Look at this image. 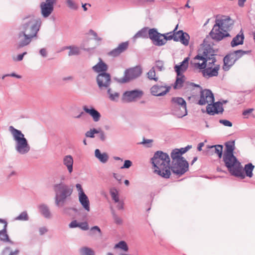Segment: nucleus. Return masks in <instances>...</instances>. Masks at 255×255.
Here are the masks:
<instances>
[{
    "label": "nucleus",
    "mask_w": 255,
    "mask_h": 255,
    "mask_svg": "<svg viewBox=\"0 0 255 255\" xmlns=\"http://www.w3.org/2000/svg\"><path fill=\"white\" fill-rule=\"evenodd\" d=\"M237 61V58H234L230 53L227 54L223 59L224 65L223 69L224 71H228Z\"/></svg>",
    "instance_id": "obj_21"
},
{
    "label": "nucleus",
    "mask_w": 255,
    "mask_h": 255,
    "mask_svg": "<svg viewBox=\"0 0 255 255\" xmlns=\"http://www.w3.org/2000/svg\"><path fill=\"white\" fill-rule=\"evenodd\" d=\"M119 94L117 92H115L113 94H110V97H109L110 99L113 101H116L118 100L119 97Z\"/></svg>",
    "instance_id": "obj_56"
},
{
    "label": "nucleus",
    "mask_w": 255,
    "mask_h": 255,
    "mask_svg": "<svg viewBox=\"0 0 255 255\" xmlns=\"http://www.w3.org/2000/svg\"><path fill=\"white\" fill-rule=\"evenodd\" d=\"M15 39L17 41V48L19 49L29 45L33 38L19 30Z\"/></svg>",
    "instance_id": "obj_14"
},
{
    "label": "nucleus",
    "mask_w": 255,
    "mask_h": 255,
    "mask_svg": "<svg viewBox=\"0 0 255 255\" xmlns=\"http://www.w3.org/2000/svg\"><path fill=\"white\" fill-rule=\"evenodd\" d=\"M155 66L159 71H161L163 68V62L160 60L157 61Z\"/></svg>",
    "instance_id": "obj_62"
},
{
    "label": "nucleus",
    "mask_w": 255,
    "mask_h": 255,
    "mask_svg": "<svg viewBox=\"0 0 255 255\" xmlns=\"http://www.w3.org/2000/svg\"><path fill=\"white\" fill-rule=\"evenodd\" d=\"M102 231L100 228L97 226L92 227L89 232V236L93 238L97 237H102Z\"/></svg>",
    "instance_id": "obj_30"
},
{
    "label": "nucleus",
    "mask_w": 255,
    "mask_h": 255,
    "mask_svg": "<svg viewBox=\"0 0 255 255\" xmlns=\"http://www.w3.org/2000/svg\"><path fill=\"white\" fill-rule=\"evenodd\" d=\"M189 60V58L186 57L182 62L180 63L179 65H176L174 66V70L177 74L176 80H183L184 78V73L186 71L188 67Z\"/></svg>",
    "instance_id": "obj_15"
},
{
    "label": "nucleus",
    "mask_w": 255,
    "mask_h": 255,
    "mask_svg": "<svg viewBox=\"0 0 255 255\" xmlns=\"http://www.w3.org/2000/svg\"><path fill=\"white\" fill-rule=\"evenodd\" d=\"M98 132H99L98 133H99V139L102 141H105L106 139V135L105 132L100 128L98 129Z\"/></svg>",
    "instance_id": "obj_49"
},
{
    "label": "nucleus",
    "mask_w": 255,
    "mask_h": 255,
    "mask_svg": "<svg viewBox=\"0 0 255 255\" xmlns=\"http://www.w3.org/2000/svg\"><path fill=\"white\" fill-rule=\"evenodd\" d=\"M250 52V51H244L243 50H238L234 51V52L230 53L232 56H233L234 58H237V60L240 58L242 56L246 54H248Z\"/></svg>",
    "instance_id": "obj_37"
},
{
    "label": "nucleus",
    "mask_w": 255,
    "mask_h": 255,
    "mask_svg": "<svg viewBox=\"0 0 255 255\" xmlns=\"http://www.w3.org/2000/svg\"><path fill=\"white\" fill-rule=\"evenodd\" d=\"M210 148L212 152L216 153L220 158H221L223 155V145L219 144L212 145Z\"/></svg>",
    "instance_id": "obj_33"
},
{
    "label": "nucleus",
    "mask_w": 255,
    "mask_h": 255,
    "mask_svg": "<svg viewBox=\"0 0 255 255\" xmlns=\"http://www.w3.org/2000/svg\"><path fill=\"white\" fill-rule=\"evenodd\" d=\"M128 42H123L120 44L117 48L110 51L109 53V55L113 57L118 56L128 48Z\"/></svg>",
    "instance_id": "obj_22"
},
{
    "label": "nucleus",
    "mask_w": 255,
    "mask_h": 255,
    "mask_svg": "<svg viewBox=\"0 0 255 255\" xmlns=\"http://www.w3.org/2000/svg\"><path fill=\"white\" fill-rule=\"evenodd\" d=\"M253 110H254L253 109H249L245 110L243 112V115L244 116V118H248L250 115L252 113Z\"/></svg>",
    "instance_id": "obj_59"
},
{
    "label": "nucleus",
    "mask_w": 255,
    "mask_h": 255,
    "mask_svg": "<svg viewBox=\"0 0 255 255\" xmlns=\"http://www.w3.org/2000/svg\"><path fill=\"white\" fill-rule=\"evenodd\" d=\"M142 73V68L140 65H136L127 69L121 80H133L138 78Z\"/></svg>",
    "instance_id": "obj_12"
},
{
    "label": "nucleus",
    "mask_w": 255,
    "mask_h": 255,
    "mask_svg": "<svg viewBox=\"0 0 255 255\" xmlns=\"http://www.w3.org/2000/svg\"><path fill=\"white\" fill-rule=\"evenodd\" d=\"M163 34L164 35L163 37L165 39V43L167 40H170L171 39H173L174 40V37H175V36H174V34L173 31Z\"/></svg>",
    "instance_id": "obj_47"
},
{
    "label": "nucleus",
    "mask_w": 255,
    "mask_h": 255,
    "mask_svg": "<svg viewBox=\"0 0 255 255\" xmlns=\"http://www.w3.org/2000/svg\"><path fill=\"white\" fill-rule=\"evenodd\" d=\"M41 21L40 19H36L34 17H28L23 19L22 23L18 29L33 38L37 37L39 30Z\"/></svg>",
    "instance_id": "obj_6"
},
{
    "label": "nucleus",
    "mask_w": 255,
    "mask_h": 255,
    "mask_svg": "<svg viewBox=\"0 0 255 255\" xmlns=\"http://www.w3.org/2000/svg\"><path fill=\"white\" fill-rule=\"evenodd\" d=\"M182 39L180 42L185 46L188 45L189 44V39H190V36H189V34L188 33H187L186 32H185L184 33H182Z\"/></svg>",
    "instance_id": "obj_46"
},
{
    "label": "nucleus",
    "mask_w": 255,
    "mask_h": 255,
    "mask_svg": "<svg viewBox=\"0 0 255 255\" xmlns=\"http://www.w3.org/2000/svg\"><path fill=\"white\" fill-rule=\"evenodd\" d=\"M190 85L198 87L201 90L200 98L198 102L199 105H204L206 104H209L214 103V97L211 91L207 89L202 90L201 88L199 85L194 84L193 83H191Z\"/></svg>",
    "instance_id": "obj_10"
},
{
    "label": "nucleus",
    "mask_w": 255,
    "mask_h": 255,
    "mask_svg": "<svg viewBox=\"0 0 255 255\" xmlns=\"http://www.w3.org/2000/svg\"><path fill=\"white\" fill-rule=\"evenodd\" d=\"M110 194L112 197V199L115 202H118L119 200V197L118 195V192L117 190L113 188L110 190Z\"/></svg>",
    "instance_id": "obj_43"
},
{
    "label": "nucleus",
    "mask_w": 255,
    "mask_h": 255,
    "mask_svg": "<svg viewBox=\"0 0 255 255\" xmlns=\"http://www.w3.org/2000/svg\"><path fill=\"white\" fill-rule=\"evenodd\" d=\"M147 78L149 80H157L158 78L156 77L155 71L154 67H152L147 73Z\"/></svg>",
    "instance_id": "obj_45"
},
{
    "label": "nucleus",
    "mask_w": 255,
    "mask_h": 255,
    "mask_svg": "<svg viewBox=\"0 0 255 255\" xmlns=\"http://www.w3.org/2000/svg\"><path fill=\"white\" fill-rule=\"evenodd\" d=\"M206 110L207 113L211 115H214L215 114L214 106L210 103L207 106Z\"/></svg>",
    "instance_id": "obj_48"
},
{
    "label": "nucleus",
    "mask_w": 255,
    "mask_h": 255,
    "mask_svg": "<svg viewBox=\"0 0 255 255\" xmlns=\"http://www.w3.org/2000/svg\"><path fill=\"white\" fill-rule=\"evenodd\" d=\"M233 24L234 21L230 17L222 16L216 19L209 35L213 40L221 41L224 37L230 36L229 31L232 29Z\"/></svg>",
    "instance_id": "obj_1"
},
{
    "label": "nucleus",
    "mask_w": 255,
    "mask_h": 255,
    "mask_svg": "<svg viewBox=\"0 0 255 255\" xmlns=\"http://www.w3.org/2000/svg\"><path fill=\"white\" fill-rule=\"evenodd\" d=\"M0 222L4 224L3 229L0 231V240L3 242H8L13 244V242L10 240L8 235L7 234V222L5 220L1 219H0Z\"/></svg>",
    "instance_id": "obj_19"
},
{
    "label": "nucleus",
    "mask_w": 255,
    "mask_h": 255,
    "mask_svg": "<svg viewBox=\"0 0 255 255\" xmlns=\"http://www.w3.org/2000/svg\"><path fill=\"white\" fill-rule=\"evenodd\" d=\"M215 114H222L224 111L223 103L221 102H217L213 104Z\"/></svg>",
    "instance_id": "obj_39"
},
{
    "label": "nucleus",
    "mask_w": 255,
    "mask_h": 255,
    "mask_svg": "<svg viewBox=\"0 0 255 255\" xmlns=\"http://www.w3.org/2000/svg\"><path fill=\"white\" fill-rule=\"evenodd\" d=\"M164 35L159 33L156 29L151 28L148 30V37L155 44L156 41L158 39V37H163Z\"/></svg>",
    "instance_id": "obj_28"
},
{
    "label": "nucleus",
    "mask_w": 255,
    "mask_h": 255,
    "mask_svg": "<svg viewBox=\"0 0 255 255\" xmlns=\"http://www.w3.org/2000/svg\"><path fill=\"white\" fill-rule=\"evenodd\" d=\"M95 157L102 163H106L109 159V155L106 152L101 153L99 149L95 151Z\"/></svg>",
    "instance_id": "obj_27"
},
{
    "label": "nucleus",
    "mask_w": 255,
    "mask_h": 255,
    "mask_svg": "<svg viewBox=\"0 0 255 255\" xmlns=\"http://www.w3.org/2000/svg\"><path fill=\"white\" fill-rule=\"evenodd\" d=\"M14 77V78H17V79H20L21 78V76L19 75H17L14 73H11V74H5V75H3L2 77H1V79L2 80H3L4 79H5V78L6 77Z\"/></svg>",
    "instance_id": "obj_50"
},
{
    "label": "nucleus",
    "mask_w": 255,
    "mask_h": 255,
    "mask_svg": "<svg viewBox=\"0 0 255 255\" xmlns=\"http://www.w3.org/2000/svg\"><path fill=\"white\" fill-rule=\"evenodd\" d=\"M185 81H175L174 85V89H178L183 87Z\"/></svg>",
    "instance_id": "obj_54"
},
{
    "label": "nucleus",
    "mask_w": 255,
    "mask_h": 255,
    "mask_svg": "<svg viewBox=\"0 0 255 255\" xmlns=\"http://www.w3.org/2000/svg\"><path fill=\"white\" fill-rule=\"evenodd\" d=\"M55 192V203L58 207H62L66 200L70 197L73 193V188L64 182L55 183L53 186Z\"/></svg>",
    "instance_id": "obj_4"
},
{
    "label": "nucleus",
    "mask_w": 255,
    "mask_h": 255,
    "mask_svg": "<svg viewBox=\"0 0 255 255\" xmlns=\"http://www.w3.org/2000/svg\"><path fill=\"white\" fill-rule=\"evenodd\" d=\"M88 51V49H85L82 46L79 47L76 45L66 46L62 48V50H69L68 56H72L74 55H79L80 53V49Z\"/></svg>",
    "instance_id": "obj_24"
},
{
    "label": "nucleus",
    "mask_w": 255,
    "mask_h": 255,
    "mask_svg": "<svg viewBox=\"0 0 255 255\" xmlns=\"http://www.w3.org/2000/svg\"><path fill=\"white\" fill-rule=\"evenodd\" d=\"M184 33L185 32H184L182 30H179L178 31H177V35L178 34L179 36H175V37H174V41H181V40L182 39V34Z\"/></svg>",
    "instance_id": "obj_60"
},
{
    "label": "nucleus",
    "mask_w": 255,
    "mask_h": 255,
    "mask_svg": "<svg viewBox=\"0 0 255 255\" xmlns=\"http://www.w3.org/2000/svg\"><path fill=\"white\" fill-rule=\"evenodd\" d=\"M92 69L97 73L101 72L98 75L97 80H111L110 74L105 72L108 69V66L101 59L99 62L92 67Z\"/></svg>",
    "instance_id": "obj_11"
},
{
    "label": "nucleus",
    "mask_w": 255,
    "mask_h": 255,
    "mask_svg": "<svg viewBox=\"0 0 255 255\" xmlns=\"http://www.w3.org/2000/svg\"><path fill=\"white\" fill-rule=\"evenodd\" d=\"M66 3L68 7L73 10H77L78 6L73 0H66Z\"/></svg>",
    "instance_id": "obj_44"
},
{
    "label": "nucleus",
    "mask_w": 255,
    "mask_h": 255,
    "mask_svg": "<svg viewBox=\"0 0 255 255\" xmlns=\"http://www.w3.org/2000/svg\"><path fill=\"white\" fill-rule=\"evenodd\" d=\"M41 13L43 17H48L53 12L54 6L42 2L40 5Z\"/></svg>",
    "instance_id": "obj_20"
},
{
    "label": "nucleus",
    "mask_w": 255,
    "mask_h": 255,
    "mask_svg": "<svg viewBox=\"0 0 255 255\" xmlns=\"http://www.w3.org/2000/svg\"><path fill=\"white\" fill-rule=\"evenodd\" d=\"M216 62L214 50L209 46L199 50L198 54L194 58L191 63L196 68L203 69L206 66H214Z\"/></svg>",
    "instance_id": "obj_3"
},
{
    "label": "nucleus",
    "mask_w": 255,
    "mask_h": 255,
    "mask_svg": "<svg viewBox=\"0 0 255 255\" xmlns=\"http://www.w3.org/2000/svg\"><path fill=\"white\" fill-rule=\"evenodd\" d=\"M223 161L225 166L232 175L240 177L242 179L245 177L241 163L234 154L223 155Z\"/></svg>",
    "instance_id": "obj_7"
},
{
    "label": "nucleus",
    "mask_w": 255,
    "mask_h": 255,
    "mask_svg": "<svg viewBox=\"0 0 255 255\" xmlns=\"http://www.w3.org/2000/svg\"><path fill=\"white\" fill-rule=\"evenodd\" d=\"M148 28L144 27L138 31L133 37L132 39L135 41L138 38H148Z\"/></svg>",
    "instance_id": "obj_31"
},
{
    "label": "nucleus",
    "mask_w": 255,
    "mask_h": 255,
    "mask_svg": "<svg viewBox=\"0 0 255 255\" xmlns=\"http://www.w3.org/2000/svg\"><path fill=\"white\" fill-rule=\"evenodd\" d=\"M48 232V229L45 227L39 228V232L40 235H43Z\"/></svg>",
    "instance_id": "obj_64"
},
{
    "label": "nucleus",
    "mask_w": 255,
    "mask_h": 255,
    "mask_svg": "<svg viewBox=\"0 0 255 255\" xmlns=\"http://www.w3.org/2000/svg\"><path fill=\"white\" fill-rule=\"evenodd\" d=\"M240 33H242L241 34H237L231 41V45L232 47H234L239 45L243 44L244 40V35L243 34V33L242 32V31H241Z\"/></svg>",
    "instance_id": "obj_29"
},
{
    "label": "nucleus",
    "mask_w": 255,
    "mask_h": 255,
    "mask_svg": "<svg viewBox=\"0 0 255 255\" xmlns=\"http://www.w3.org/2000/svg\"><path fill=\"white\" fill-rule=\"evenodd\" d=\"M191 148V146L188 145L185 148H181L180 149H177L178 151L181 153V155L186 152L190 148Z\"/></svg>",
    "instance_id": "obj_63"
},
{
    "label": "nucleus",
    "mask_w": 255,
    "mask_h": 255,
    "mask_svg": "<svg viewBox=\"0 0 255 255\" xmlns=\"http://www.w3.org/2000/svg\"><path fill=\"white\" fill-rule=\"evenodd\" d=\"M115 249H120L125 252H127L128 250V247L127 244L125 241H121L118 243L116 244L114 246Z\"/></svg>",
    "instance_id": "obj_38"
},
{
    "label": "nucleus",
    "mask_w": 255,
    "mask_h": 255,
    "mask_svg": "<svg viewBox=\"0 0 255 255\" xmlns=\"http://www.w3.org/2000/svg\"><path fill=\"white\" fill-rule=\"evenodd\" d=\"M16 221H28L29 220L28 215L26 211L21 212L18 216L14 219Z\"/></svg>",
    "instance_id": "obj_41"
},
{
    "label": "nucleus",
    "mask_w": 255,
    "mask_h": 255,
    "mask_svg": "<svg viewBox=\"0 0 255 255\" xmlns=\"http://www.w3.org/2000/svg\"><path fill=\"white\" fill-rule=\"evenodd\" d=\"M8 130L15 142L14 147L16 151L21 155H25L28 153L30 150V146L23 133L20 130L15 128L13 126H10Z\"/></svg>",
    "instance_id": "obj_5"
},
{
    "label": "nucleus",
    "mask_w": 255,
    "mask_h": 255,
    "mask_svg": "<svg viewBox=\"0 0 255 255\" xmlns=\"http://www.w3.org/2000/svg\"><path fill=\"white\" fill-rule=\"evenodd\" d=\"M165 39L163 37H158V39L155 42V45L157 46H161L164 45Z\"/></svg>",
    "instance_id": "obj_52"
},
{
    "label": "nucleus",
    "mask_w": 255,
    "mask_h": 255,
    "mask_svg": "<svg viewBox=\"0 0 255 255\" xmlns=\"http://www.w3.org/2000/svg\"><path fill=\"white\" fill-rule=\"evenodd\" d=\"M76 188L78 191V196L79 195H83V194H85L82 189V186L80 184H76Z\"/></svg>",
    "instance_id": "obj_58"
},
{
    "label": "nucleus",
    "mask_w": 255,
    "mask_h": 255,
    "mask_svg": "<svg viewBox=\"0 0 255 255\" xmlns=\"http://www.w3.org/2000/svg\"><path fill=\"white\" fill-rule=\"evenodd\" d=\"M189 164L186 159L172 161L170 166V170L172 171L179 175H181L184 174L188 170Z\"/></svg>",
    "instance_id": "obj_9"
},
{
    "label": "nucleus",
    "mask_w": 255,
    "mask_h": 255,
    "mask_svg": "<svg viewBox=\"0 0 255 255\" xmlns=\"http://www.w3.org/2000/svg\"><path fill=\"white\" fill-rule=\"evenodd\" d=\"M98 129L93 128H90L89 130L87 131L85 134L86 137L89 138H94L95 134H98Z\"/></svg>",
    "instance_id": "obj_42"
},
{
    "label": "nucleus",
    "mask_w": 255,
    "mask_h": 255,
    "mask_svg": "<svg viewBox=\"0 0 255 255\" xmlns=\"http://www.w3.org/2000/svg\"><path fill=\"white\" fill-rule=\"evenodd\" d=\"M170 89V86L166 87L160 85H154L150 88V93L154 96H162L166 95Z\"/></svg>",
    "instance_id": "obj_16"
},
{
    "label": "nucleus",
    "mask_w": 255,
    "mask_h": 255,
    "mask_svg": "<svg viewBox=\"0 0 255 255\" xmlns=\"http://www.w3.org/2000/svg\"><path fill=\"white\" fill-rule=\"evenodd\" d=\"M113 217L114 220L115 222L117 224H121L123 222L122 219L119 217L118 215H117L115 212H113Z\"/></svg>",
    "instance_id": "obj_51"
},
{
    "label": "nucleus",
    "mask_w": 255,
    "mask_h": 255,
    "mask_svg": "<svg viewBox=\"0 0 255 255\" xmlns=\"http://www.w3.org/2000/svg\"><path fill=\"white\" fill-rule=\"evenodd\" d=\"M38 208L40 213L44 218L47 219H51L52 218V214L47 205L45 204H40L38 206Z\"/></svg>",
    "instance_id": "obj_23"
},
{
    "label": "nucleus",
    "mask_w": 255,
    "mask_h": 255,
    "mask_svg": "<svg viewBox=\"0 0 255 255\" xmlns=\"http://www.w3.org/2000/svg\"><path fill=\"white\" fill-rule=\"evenodd\" d=\"M111 81H97V84L101 90H104L109 88L111 85Z\"/></svg>",
    "instance_id": "obj_40"
},
{
    "label": "nucleus",
    "mask_w": 255,
    "mask_h": 255,
    "mask_svg": "<svg viewBox=\"0 0 255 255\" xmlns=\"http://www.w3.org/2000/svg\"><path fill=\"white\" fill-rule=\"evenodd\" d=\"M83 109L85 113L89 114L95 122H99L101 118V114L96 110L93 106H84Z\"/></svg>",
    "instance_id": "obj_18"
},
{
    "label": "nucleus",
    "mask_w": 255,
    "mask_h": 255,
    "mask_svg": "<svg viewBox=\"0 0 255 255\" xmlns=\"http://www.w3.org/2000/svg\"><path fill=\"white\" fill-rule=\"evenodd\" d=\"M79 201L83 208L87 212L90 211V201L86 194L78 196Z\"/></svg>",
    "instance_id": "obj_26"
},
{
    "label": "nucleus",
    "mask_w": 255,
    "mask_h": 255,
    "mask_svg": "<svg viewBox=\"0 0 255 255\" xmlns=\"http://www.w3.org/2000/svg\"><path fill=\"white\" fill-rule=\"evenodd\" d=\"M254 168L255 166L251 163H249L245 165L244 167V170L245 171L246 175L247 176L250 178L253 176V171Z\"/></svg>",
    "instance_id": "obj_35"
},
{
    "label": "nucleus",
    "mask_w": 255,
    "mask_h": 255,
    "mask_svg": "<svg viewBox=\"0 0 255 255\" xmlns=\"http://www.w3.org/2000/svg\"><path fill=\"white\" fill-rule=\"evenodd\" d=\"M73 158L71 155H67L63 157V163L67 167L69 174L73 171Z\"/></svg>",
    "instance_id": "obj_25"
},
{
    "label": "nucleus",
    "mask_w": 255,
    "mask_h": 255,
    "mask_svg": "<svg viewBox=\"0 0 255 255\" xmlns=\"http://www.w3.org/2000/svg\"><path fill=\"white\" fill-rule=\"evenodd\" d=\"M219 69V65H215L214 66H206L203 69L202 73L204 77L209 78L217 76Z\"/></svg>",
    "instance_id": "obj_17"
},
{
    "label": "nucleus",
    "mask_w": 255,
    "mask_h": 255,
    "mask_svg": "<svg viewBox=\"0 0 255 255\" xmlns=\"http://www.w3.org/2000/svg\"><path fill=\"white\" fill-rule=\"evenodd\" d=\"M79 223L77 222L76 220L72 221L69 225V227L70 228H74L79 227Z\"/></svg>",
    "instance_id": "obj_61"
},
{
    "label": "nucleus",
    "mask_w": 255,
    "mask_h": 255,
    "mask_svg": "<svg viewBox=\"0 0 255 255\" xmlns=\"http://www.w3.org/2000/svg\"><path fill=\"white\" fill-rule=\"evenodd\" d=\"M154 167V173L164 178H169L171 175L169 155L161 151H156L151 158Z\"/></svg>",
    "instance_id": "obj_2"
},
{
    "label": "nucleus",
    "mask_w": 255,
    "mask_h": 255,
    "mask_svg": "<svg viewBox=\"0 0 255 255\" xmlns=\"http://www.w3.org/2000/svg\"><path fill=\"white\" fill-rule=\"evenodd\" d=\"M143 95V92L139 90H134L124 92L122 100L126 103H130L140 99Z\"/></svg>",
    "instance_id": "obj_13"
},
{
    "label": "nucleus",
    "mask_w": 255,
    "mask_h": 255,
    "mask_svg": "<svg viewBox=\"0 0 255 255\" xmlns=\"http://www.w3.org/2000/svg\"><path fill=\"white\" fill-rule=\"evenodd\" d=\"M219 123L226 127H231L233 126L232 123L227 120H220Z\"/></svg>",
    "instance_id": "obj_53"
},
{
    "label": "nucleus",
    "mask_w": 255,
    "mask_h": 255,
    "mask_svg": "<svg viewBox=\"0 0 255 255\" xmlns=\"http://www.w3.org/2000/svg\"><path fill=\"white\" fill-rule=\"evenodd\" d=\"M171 102L172 104V108L179 118H182L187 115L186 103L182 98L173 97Z\"/></svg>",
    "instance_id": "obj_8"
},
{
    "label": "nucleus",
    "mask_w": 255,
    "mask_h": 255,
    "mask_svg": "<svg viewBox=\"0 0 255 255\" xmlns=\"http://www.w3.org/2000/svg\"><path fill=\"white\" fill-rule=\"evenodd\" d=\"M80 255H95V251L91 248L84 246L79 250Z\"/></svg>",
    "instance_id": "obj_32"
},
{
    "label": "nucleus",
    "mask_w": 255,
    "mask_h": 255,
    "mask_svg": "<svg viewBox=\"0 0 255 255\" xmlns=\"http://www.w3.org/2000/svg\"><path fill=\"white\" fill-rule=\"evenodd\" d=\"M79 228L84 231H87L89 228L88 224L86 222L79 223Z\"/></svg>",
    "instance_id": "obj_55"
},
{
    "label": "nucleus",
    "mask_w": 255,
    "mask_h": 255,
    "mask_svg": "<svg viewBox=\"0 0 255 255\" xmlns=\"http://www.w3.org/2000/svg\"><path fill=\"white\" fill-rule=\"evenodd\" d=\"M226 150L224 155L233 154V151L235 149L234 142L227 143L225 144Z\"/></svg>",
    "instance_id": "obj_36"
},
{
    "label": "nucleus",
    "mask_w": 255,
    "mask_h": 255,
    "mask_svg": "<svg viewBox=\"0 0 255 255\" xmlns=\"http://www.w3.org/2000/svg\"><path fill=\"white\" fill-rule=\"evenodd\" d=\"M132 165V162L129 160H126L123 166L121 167V169L129 168Z\"/></svg>",
    "instance_id": "obj_57"
},
{
    "label": "nucleus",
    "mask_w": 255,
    "mask_h": 255,
    "mask_svg": "<svg viewBox=\"0 0 255 255\" xmlns=\"http://www.w3.org/2000/svg\"><path fill=\"white\" fill-rule=\"evenodd\" d=\"M171 157L172 158V161L185 159L181 154V153L177 149H175L172 150L171 153Z\"/></svg>",
    "instance_id": "obj_34"
}]
</instances>
